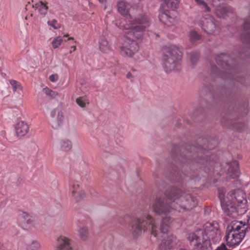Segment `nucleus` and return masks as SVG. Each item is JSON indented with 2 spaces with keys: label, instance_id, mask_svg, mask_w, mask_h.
Masks as SVG:
<instances>
[{
  "label": "nucleus",
  "instance_id": "473e14b6",
  "mask_svg": "<svg viewBox=\"0 0 250 250\" xmlns=\"http://www.w3.org/2000/svg\"><path fill=\"white\" fill-rule=\"evenodd\" d=\"M248 111L247 104H246L243 106L239 107L237 111L239 116L244 117L247 115Z\"/></svg>",
  "mask_w": 250,
  "mask_h": 250
},
{
  "label": "nucleus",
  "instance_id": "5701e85b",
  "mask_svg": "<svg viewBox=\"0 0 250 250\" xmlns=\"http://www.w3.org/2000/svg\"><path fill=\"white\" fill-rule=\"evenodd\" d=\"M117 8L119 12L123 16L128 15L130 5L124 1H120L118 2Z\"/></svg>",
  "mask_w": 250,
  "mask_h": 250
},
{
  "label": "nucleus",
  "instance_id": "20e7f679",
  "mask_svg": "<svg viewBox=\"0 0 250 250\" xmlns=\"http://www.w3.org/2000/svg\"><path fill=\"white\" fill-rule=\"evenodd\" d=\"M215 60L218 65L222 69L219 70L216 65H211V72L219 78L227 80H235L236 81L243 84L245 78L239 73L238 66L232 65L233 60L230 56L225 53H221L215 57Z\"/></svg>",
  "mask_w": 250,
  "mask_h": 250
},
{
  "label": "nucleus",
  "instance_id": "7c9ffc66",
  "mask_svg": "<svg viewBox=\"0 0 250 250\" xmlns=\"http://www.w3.org/2000/svg\"><path fill=\"white\" fill-rule=\"evenodd\" d=\"M214 87L212 84L211 83L207 84L204 83L203 92H205L206 94H208V93L210 95H213V92H214Z\"/></svg>",
  "mask_w": 250,
  "mask_h": 250
},
{
  "label": "nucleus",
  "instance_id": "f257e3e1",
  "mask_svg": "<svg viewBox=\"0 0 250 250\" xmlns=\"http://www.w3.org/2000/svg\"><path fill=\"white\" fill-rule=\"evenodd\" d=\"M171 157L173 161L169 166L167 178L172 183H177L181 186L188 179L198 176V169L199 171L208 173L214 171L215 167L219 166L216 155L211 154L200 146L180 147L175 145L172 147Z\"/></svg>",
  "mask_w": 250,
  "mask_h": 250
},
{
  "label": "nucleus",
  "instance_id": "dca6fc26",
  "mask_svg": "<svg viewBox=\"0 0 250 250\" xmlns=\"http://www.w3.org/2000/svg\"><path fill=\"white\" fill-rule=\"evenodd\" d=\"M243 32L241 35V39L243 42H246L247 45H250V10L248 17L244 20L242 26Z\"/></svg>",
  "mask_w": 250,
  "mask_h": 250
},
{
  "label": "nucleus",
  "instance_id": "bf43d9fd",
  "mask_svg": "<svg viewBox=\"0 0 250 250\" xmlns=\"http://www.w3.org/2000/svg\"><path fill=\"white\" fill-rule=\"evenodd\" d=\"M99 1L101 3H103L104 2V1H105V0H99Z\"/></svg>",
  "mask_w": 250,
  "mask_h": 250
},
{
  "label": "nucleus",
  "instance_id": "a878e982",
  "mask_svg": "<svg viewBox=\"0 0 250 250\" xmlns=\"http://www.w3.org/2000/svg\"><path fill=\"white\" fill-rule=\"evenodd\" d=\"M100 48L104 53H107L110 50V47L107 41L104 39H101L99 42Z\"/></svg>",
  "mask_w": 250,
  "mask_h": 250
},
{
  "label": "nucleus",
  "instance_id": "1a4fd4ad",
  "mask_svg": "<svg viewBox=\"0 0 250 250\" xmlns=\"http://www.w3.org/2000/svg\"><path fill=\"white\" fill-rule=\"evenodd\" d=\"M181 56L175 46L165 47L163 50V67L166 73L178 71L181 68Z\"/></svg>",
  "mask_w": 250,
  "mask_h": 250
},
{
  "label": "nucleus",
  "instance_id": "f3484780",
  "mask_svg": "<svg viewBox=\"0 0 250 250\" xmlns=\"http://www.w3.org/2000/svg\"><path fill=\"white\" fill-rule=\"evenodd\" d=\"M215 13L218 17L224 19L227 18V17L234 18L235 16L233 9L230 7L222 6L217 7L215 9Z\"/></svg>",
  "mask_w": 250,
  "mask_h": 250
},
{
  "label": "nucleus",
  "instance_id": "423d86ee",
  "mask_svg": "<svg viewBox=\"0 0 250 250\" xmlns=\"http://www.w3.org/2000/svg\"><path fill=\"white\" fill-rule=\"evenodd\" d=\"M231 197L232 203L225 204L222 201V208L224 213L232 218H236L247 211V200L245 192L241 189H236L228 193Z\"/></svg>",
  "mask_w": 250,
  "mask_h": 250
},
{
  "label": "nucleus",
  "instance_id": "bb28decb",
  "mask_svg": "<svg viewBox=\"0 0 250 250\" xmlns=\"http://www.w3.org/2000/svg\"><path fill=\"white\" fill-rule=\"evenodd\" d=\"M42 91L49 99H52L58 95V93L56 91H53L48 87L43 88Z\"/></svg>",
  "mask_w": 250,
  "mask_h": 250
},
{
  "label": "nucleus",
  "instance_id": "79ce46f5",
  "mask_svg": "<svg viewBox=\"0 0 250 250\" xmlns=\"http://www.w3.org/2000/svg\"><path fill=\"white\" fill-rule=\"evenodd\" d=\"M56 23H57V21L55 19L47 21V24L52 27L54 29H57L61 27V25L59 24H58V26H56Z\"/></svg>",
  "mask_w": 250,
  "mask_h": 250
},
{
  "label": "nucleus",
  "instance_id": "e2e57ef3",
  "mask_svg": "<svg viewBox=\"0 0 250 250\" xmlns=\"http://www.w3.org/2000/svg\"><path fill=\"white\" fill-rule=\"evenodd\" d=\"M68 37V35H65L63 36V37Z\"/></svg>",
  "mask_w": 250,
  "mask_h": 250
},
{
  "label": "nucleus",
  "instance_id": "f8f14e48",
  "mask_svg": "<svg viewBox=\"0 0 250 250\" xmlns=\"http://www.w3.org/2000/svg\"><path fill=\"white\" fill-rule=\"evenodd\" d=\"M202 22V28L207 34L216 35L219 33V27L213 17L208 15Z\"/></svg>",
  "mask_w": 250,
  "mask_h": 250
},
{
  "label": "nucleus",
  "instance_id": "9d476101",
  "mask_svg": "<svg viewBox=\"0 0 250 250\" xmlns=\"http://www.w3.org/2000/svg\"><path fill=\"white\" fill-rule=\"evenodd\" d=\"M125 40L121 47V54L122 55L131 57L139 49L137 41L141 40L142 38H133L132 39L127 37V31H124Z\"/></svg>",
  "mask_w": 250,
  "mask_h": 250
},
{
  "label": "nucleus",
  "instance_id": "c756f323",
  "mask_svg": "<svg viewBox=\"0 0 250 250\" xmlns=\"http://www.w3.org/2000/svg\"><path fill=\"white\" fill-rule=\"evenodd\" d=\"M20 217L22 223L24 224H30L32 222L30 216L26 212H22Z\"/></svg>",
  "mask_w": 250,
  "mask_h": 250
},
{
  "label": "nucleus",
  "instance_id": "603ef678",
  "mask_svg": "<svg viewBox=\"0 0 250 250\" xmlns=\"http://www.w3.org/2000/svg\"><path fill=\"white\" fill-rule=\"evenodd\" d=\"M156 184H157V186L158 187V188L159 190H161L162 188H161V186L160 185H159V182H158V180H156Z\"/></svg>",
  "mask_w": 250,
  "mask_h": 250
},
{
  "label": "nucleus",
  "instance_id": "4d7b16f0",
  "mask_svg": "<svg viewBox=\"0 0 250 250\" xmlns=\"http://www.w3.org/2000/svg\"><path fill=\"white\" fill-rule=\"evenodd\" d=\"M153 176H154V177H155V178H159V176H158L157 175V174H153Z\"/></svg>",
  "mask_w": 250,
  "mask_h": 250
},
{
  "label": "nucleus",
  "instance_id": "2eb2a0df",
  "mask_svg": "<svg viewBox=\"0 0 250 250\" xmlns=\"http://www.w3.org/2000/svg\"><path fill=\"white\" fill-rule=\"evenodd\" d=\"M232 113V112L229 113L227 118L225 117H222L221 122L223 125L226 127H232L239 132L242 131L244 129V124L242 123H238L234 121L233 119L235 118H232L231 115Z\"/></svg>",
  "mask_w": 250,
  "mask_h": 250
},
{
  "label": "nucleus",
  "instance_id": "aec40b11",
  "mask_svg": "<svg viewBox=\"0 0 250 250\" xmlns=\"http://www.w3.org/2000/svg\"><path fill=\"white\" fill-rule=\"evenodd\" d=\"M70 190L72 195L77 201H79L84 197V192L81 189L77 182H71L70 183Z\"/></svg>",
  "mask_w": 250,
  "mask_h": 250
},
{
  "label": "nucleus",
  "instance_id": "4468645a",
  "mask_svg": "<svg viewBox=\"0 0 250 250\" xmlns=\"http://www.w3.org/2000/svg\"><path fill=\"white\" fill-rule=\"evenodd\" d=\"M227 232L226 235L227 244L232 247L239 245L246 235L244 232L237 233L231 231Z\"/></svg>",
  "mask_w": 250,
  "mask_h": 250
},
{
  "label": "nucleus",
  "instance_id": "f704fd0d",
  "mask_svg": "<svg viewBox=\"0 0 250 250\" xmlns=\"http://www.w3.org/2000/svg\"><path fill=\"white\" fill-rule=\"evenodd\" d=\"M79 234L82 240H85L88 237L87 229L84 227L81 228L79 230Z\"/></svg>",
  "mask_w": 250,
  "mask_h": 250
},
{
  "label": "nucleus",
  "instance_id": "a211bd4d",
  "mask_svg": "<svg viewBox=\"0 0 250 250\" xmlns=\"http://www.w3.org/2000/svg\"><path fill=\"white\" fill-rule=\"evenodd\" d=\"M54 250H75L70 243V240L61 236L57 239V244Z\"/></svg>",
  "mask_w": 250,
  "mask_h": 250
},
{
  "label": "nucleus",
  "instance_id": "6e6d98bb",
  "mask_svg": "<svg viewBox=\"0 0 250 250\" xmlns=\"http://www.w3.org/2000/svg\"><path fill=\"white\" fill-rule=\"evenodd\" d=\"M238 107L237 108L236 111H235V109H233V111H234V112L237 113V115H239V114H238V111H238Z\"/></svg>",
  "mask_w": 250,
  "mask_h": 250
},
{
  "label": "nucleus",
  "instance_id": "cd10ccee",
  "mask_svg": "<svg viewBox=\"0 0 250 250\" xmlns=\"http://www.w3.org/2000/svg\"><path fill=\"white\" fill-rule=\"evenodd\" d=\"M164 1L168 8L174 9L177 8L180 0H164Z\"/></svg>",
  "mask_w": 250,
  "mask_h": 250
},
{
  "label": "nucleus",
  "instance_id": "412c9836",
  "mask_svg": "<svg viewBox=\"0 0 250 250\" xmlns=\"http://www.w3.org/2000/svg\"><path fill=\"white\" fill-rule=\"evenodd\" d=\"M16 133L18 136L22 137L29 131V125L24 121L18 122L15 125Z\"/></svg>",
  "mask_w": 250,
  "mask_h": 250
},
{
  "label": "nucleus",
  "instance_id": "a18cd8bd",
  "mask_svg": "<svg viewBox=\"0 0 250 250\" xmlns=\"http://www.w3.org/2000/svg\"><path fill=\"white\" fill-rule=\"evenodd\" d=\"M215 250H228L226 245L223 243L220 246L218 247Z\"/></svg>",
  "mask_w": 250,
  "mask_h": 250
},
{
  "label": "nucleus",
  "instance_id": "9b49d317",
  "mask_svg": "<svg viewBox=\"0 0 250 250\" xmlns=\"http://www.w3.org/2000/svg\"><path fill=\"white\" fill-rule=\"evenodd\" d=\"M221 173L219 174L222 175L226 173L228 179H235L240 175L238 163L237 161L226 163L224 165L221 166Z\"/></svg>",
  "mask_w": 250,
  "mask_h": 250
},
{
  "label": "nucleus",
  "instance_id": "39448f33",
  "mask_svg": "<svg viewBox=\"0 0 250 250\" xmlns=\"http://www.w3.org/2000/svg\"><path fill=\"white\" fill-rule=\"evenodd\" d=\"M166 196L171 201L173 209L179 212L189 210L197 204L195 197L176 187L170 188Z\"/></svg>",
  "mask_w": 250,
  "mask_h": 250
},
{
  "label": "nucleus",
  "instance_id": "c9c22d12",
  "mask_svg": "<svg viewBox=\"0 0 250 250\" xmlns=\"http://www.w3.org/2000/svg\"><path fill=\"white\" fill-rule=\"evenodd\" d=\"M9 83L10 84L12 85L13 91L14 92H15L18 89H21L22 86L21 83L18 81L14 80H10L9 81Z\"/></svg>",
  "mask_w": 250,
  "mask_h": 250
},
{
  "label": "nucleus",
  "instance_id": "c03bdc74",
  "mask_svg": "<svg viewBox=\"0 0 250 250\" xmlns=\"http://www.w3.org/2000/svg\"><path fill=\"white\" fill-rule=\"evenodd\" d=\"M226 94L228 96V98L229 99L230 101H232V99L235 97V93H230L229 91H227Z\"/></svg>",
  "mask_w": 250,
  "mask_h": 250
},
{
  "label": "nucleus",
  "instance_id": "ea45409f",
  "mask_svg": "<svg viewBox=\"0 0 250 250\" xmlns=\"http://www.w3.org/2000/svg\"><path fill=\"white\" fill-rule=\"evenodd\" d=\"M64 116L62 111L58 110L57 112V122L59 126L62 125L64 121Z\"/></svg>",
  "mask_w": 250,
  "mask_h": 250
},
{
  "label": "nucleus",
  "instance_id": "4be33fe9",
  "mask_svg": "<svg viewBox=\"0 0 250 250\" xmlns=\"http://www.w3.org/2000/svg\"><path fill=\"white\" fill-rule=\"evenodd\" d=\"M160 21L165 24L170 26L174 22V18L171 16L169 11H165L159 14Z\"/></svg>",
  "mask_w": 250,
  "mask_h": 250
},
{
  "label": "nucleus",
  "instance_id": "393cba45",
  "mask_svg": "<svg viewBox=\"0 0 250 250\" xmlns=\"http://www.w3.org/2000/svg\"><path fill=\"white\" fill-rule=\"evenodd\" d=\"M61 149L64 151H67L72 147L71 142L68 140H61L59 141Z\"/></svg>",
  "mask_w": 250,
  "mask_h": 250
},
{
  "label": "nucleus",
  "instance_id": "72a5a7b5",
  "mask_svg": "<svg viewBox=\"0 0 250 250\" xmlns=\"http://www.w3.org/2000/svg\"><path fill=\"white\" fill-rule=\"evenodd\" d=\"M199 54L196 51L192 52L190 54V62L192 65H195L198 61Z\"/></svg>",
  "mask_w": 250,
  "mask_h": 250
},
{
  "label": "nucleus",
  "instance_id": "052dcab7",
  "mask_svg": "<svg viewBox=\"0 0 250 250\" xmlns=\"http://www.w3.org/2000/svg\"><path fill=\"white\" fill-rule=\"evenodd\" d=\"M2 203L4 205H5L6 203V202L5 201H3Z\"/></svg>",
  "mask_w": 250,
  "mask_h": 250
},
{
  "label": "nucleus",
  "instance_id": "2f4dec72",
  "mask_svg": "<svg viewBox=\"0 0 250 250\" xmlns=\"http://www.w3.org/2000/svg\"><path fill=\"white\" fill-rule=\"evenodd\" d=\"M189 37L192 43H194L196 41L200 39V36L194 31L190 32Z\"/></svg>",
  "mask_w": 250,
  "mask_h": 250
},
{
  "label": "nucleus",
  "instance_id": "ddd939ff",
  "mask_svg": "<svg viewBox=\"0 0 250 250\" xmlns=\"http://www.w3.org/2000/svg\"><path fill=\"white\" fill-rule=\"evenodd\" d=\"M179 240L173 234L165 237L159 244L161 250H171L175 249L179 244Z\"/></svg>",
  "mask_w": 250,
  "mask_h": 250
},
{
  "label": "nucleus",
  "instance_id": "a19ab883",
  "mask_svg": "<svg viewBox=\"0 0 250 250\" xmlns=\"http://www.w3.org/2000/svg\"><path fill=\"white\" fill-rule=\"evenodd\" d=\"M41 248L40 244L37 241H33L29 246L30 250H38Z\"/></svg>",
  "mask_w": 250,
  "mask_h": 250
},
{
  "label": "nucleus",
  "instance_id": "49530a36",
  "mask_svg": "<svg viewBox=\"0 0 250 250\" xmlns=\"http://www.w3.org/2000/svg\"><path fill=\"white\" fill-rule=\"evenodd\" d=\"M49 80L51 82H55L57 80V75H51L49 76Z\"/></svg>",
  "mask_w": 250,
  "mask_h": 250
},
{
  "label": "nucleus",
  "instance_id": "5fc2aeb1",
  "mask_svg": "<svg viewBox=\"0 0 250 250\" xmlns=\"http://www.w3.org/2000/svg\"><path fill=\"white\" fill-rule=\"evenodd\" d=\"M238 107L237 108L236 111H235V109H233V111H234V112L237 113V115H239V114H238V111H238Z\"/></svg>",
  "mask_w": 250,
  "mask_h": 250
},
{
  "label": "nucleus",
  "instance_id": "0eeeda50",
  "mask_svg": "<svg viewBox=\"0 0 250 250\" xmlns=\"http://www.w3.org/2000/svg\"><path fill=\"white\" fill-rule=\"evenodd\" d=\"M168 191V189L165 191L164 195L157 196L152 206L153 210L156 214L166 215L162 219L160 228L161 232L164 234L168 232V225L171 220V218L167 214L173 209L171 201L166 196V193Z\"/></svg>",
  "mask_w": 250,
  "mask_h": 250
},
{
  "label": "nucleus",
  "instance_id": "b1692460",
  "mask_svg": "<svg viewBox=\"0 0 250 250\" xmlns=\"http://www.w3.org/2000/svg\"><path fill=\"white\" fill-rule=\"evenodd\" d=\"M32 7L38 9L39 13L42 15H45L47 12L48 7L42 1H39L35 4L32 5Z\"/></svg>",
  "mask_w": 250,
  "mask_h": 250
},
{
  "label": "nucleus",
  "instance_id": "13d9d810",
  "mask_svg": "<svg viewBox=\"0 0 250 250\" xmlns=\"http://www.w3.org/2000/svg\"><path fill=\"white\" fill-rule=\"evenodd\" d=\"M223 200H224V199H221V204H222V202H224V203L226 204V203H225V201H223ZM226 203H227V204H228L227 202H226Z\"/></svg>",
  "mask_w": 250,
  "mask_h": 250
},
{
  "label": "nucleus",
  "instance_id": "7ed1b4c3",
  "mask_svg": "<svg viewBox=\"0 0 250 250\" xmlns=\"http://www.w3.org/2000/svg\"><path fill=\"white\" fill-rule=\"evenodd\" d=\"M118 222L122 225L129 224V231L133 238H137L142 232L148 231L154 237L158 236V228L154 219L149 215H144L140 217H132L126 215L118 219Z\"/></svg>",
  "mask_w": 250,
  "mask_h": 250
},
{
  "label": "nucleus",
  "instance_id": "6e6552de",
  "mask_svg": "<svg viewBox=\"0 0 250 250\" xmlns=\"http://www.w3.org/2000/svg\"><path fill=\"white\" fill-rule=\"evenodd\" d=\"M150 25V18L146 14H141L128 20V23L124 25V29L127 31V37L130 39L143 38L144 32Z\"/></svg>",
  "mask_w": 250,
  "mask_h": 250
},
{
  "label": "nucleus",
  "instance_id": "de8ad7c7",
  "mask_svg": "<svg viewBox=\"0 0 250 250\" xmlns=\"http://www.w3.org/2000/svg\"><path fill=\"white\" fill-rule=\"evenodd\" d=\"M246 227L247 228V233H248L250 230V217L247 219Z\"/></svg>",
  "mask_w": 250,
  "mask_h": 250
},
{
  "label": "nucleus",
  "instance_id": "0e129e2a",
  "mask_svg": "<svg viewBox=\"0 0 250 250\" xmlns=\"http://www.w3.org/2000/svg\"><path fill=\"white\" fill-rule=\"evenodd\" d=\"M72 52V51H70L69 53H71Z\"/></svg>",
  "mask_w": 250,
  "mask_h": 250
},
{
  "label": "nucleus",
  "instance_id": "4c0bfd02",
  "mask_svg": "<svg viewBox=\"0 0 250 250\" xmlns=\"http://www.w3.org/2000/svg\"><path fill=\"white\" fill-rule=\"evenodd\" d=\"M202 108H198L196 109L193 113V116L197 119L198 121L200 120V117L203 116L204 111Z\"/></svg>",
  "mask_w": 250,
  "mask_h": 250
},
{
  "label": "nucleus",
  "instance_id": "37998d69",
  "mask_svg": "<svg viewBox=\"0 0 250 250\" xmlns=\"http://www.w3.org/2000/svg\"><path fill=\"white\" fill-rule=\"evenodd\" d=\"M240 53L241 54H245V56L246 57H250V48H248V47H244Z\"/></svg>",
  "mask_w": 250,
  "mask_h": 250
},
{
  "label": "nucleus",
  "instance_id": "864d4df0",
  "mask_svg": "<svg viewBox=\"0 0 250 250\" xmlns=\"http://www.w3.org/2000/svg\"><path fill=\"white\" fill-rule=\"evenodd\" d=\"M71 48H72L73 51H74L76 49V47L75 46H72Z\"/></svg>",
  "mask_w": 250,
  "mask_h": 250
},
{
  "label": "nucleus",
  "instance_id": "680f3d73",
  "mask_svg": "<svg viewBox=\"0 0 250 250\" xmlns=\"http://www.w3.org/2000/svg\"><path fill=\"white\" fill-rule=\"evenodd\" d=\"M73 40V38L70 37V38H68V40Z\"/></svg>",
  "mask_w": 250,
  "mask_h": 250
},
{
  "label": "nucleus",
  "instance_id": "09e8293b",
  "mask_svg": "<svg viewBox=\"0 0 250 250\" xmlns=\"http://www.w3.org/2000/svg\"><path fill=\"white\" fill-rule=\"evenodd\" d=\"M6 247L3 244L0 243V250H6Z\"/></svg>",
  "mask_w": 250,
  "mask_h": 250
},
{
  "label": "nucleus",
  "instance_id": "c85d7f7f",
  "mask_svg": "<svg viewBox=\"0 0 250 250\" xmlns=\"http://www.w3.org/2000/svg\"><path fill=\"white\" fill-rule=\"evenodd\" d=\"M196 4L205 12H209L210 8L203 0H195Z\"/></svg>",
  "mask_w": 250,
  "mask_h": 250
},
{
  "label": "nucleus",
  "instance_id": "58836bf2",
  "mask_svg": "<svg viewBox=\"0 0 250 250\" xmlns=\"http://www.w3.org/2000/svg\"><path fill=\"white\" fill-rule=\"evenodd\" d=\"M86 98L80 97L76 99L77 104L81 107H84L86 105Z\"/></svg>",
  "mask_w": 250,
  "mask_h": 250
},
{
  "label": "nucleus",
  "instance_id": "e433bc0d",
  "mask_svg": "<svg viewBox=\"0 0 250 250\" xmlns=\"http://www.w3.org/2000/svg\"><path fill=\"white\" fill-rule=\"evenodd\" d=\"M63 40L62 39L61 37H58L55 38L52 42V45L54 48H58L62 43Z\"/></svg>",
  "mask_w": 250,
  "mask_h": 250
},
{
  "label": "nucleus",
  "instance_id": "f03ea898",
  "mask_svg": "<svg viewBox=\"0 0 250 250\" xmlns=\"http://www.w3.org/2000/svg\"><path fill=\"white\" fill-rule=\"evenodd\" d=\"M221 238L219 225L215 222L206 223L203 229L189 233L187 237L192 250H206L211 248L212 243L218 242Z\"/></svg>",
  "mask_w": 250,
  "mask_h": 250
},
{
  "label": "nucleus",
  "instance_id": "8fccbe9b",
  "mask_svg": "<svg viewBox=\"0 0 250 250\" xmlns=\"http://www.w3.org/2000/svg\"><path fill=\"white\" fill-rule=\"evenodd\" d=\"M58 110H57L56 109L53 110L51 113V116L52 117H54L56 114V112H58Z\"/></svg>",
  "mask_w": 250,
  "mask_h": 250
},
{
  "label": "nucleus",
  "instance_id": "3c124183",
  "mask_svg": "<svg viewBox=\"0 0 250 250\" xmlns=\"http://www.w3.org/2000/svg\"><path fill=\"white\" fill-rule=\"evenodd\" d=\"M133 77L132 74L130 72H128L126 74V78L128 79H130Z\"/></svg>",
  "mask_w": 250,
  "mask_h": 250
},
{
  "label": "nucleus",
  "instance_id": "6ab92c4d",
  "mask_svg": "<svg viewBox=\"0 0 250 250\" xmlns=\"http://www.w3.org/2000/svg\"><path fill=\"white\" fill-rule=\"evenodd\" d=\"M227 231H231L234 232H244L245 234L247 233V228L246 224L242 222H238L234 221L232 222L230 226L227 228Z\"/></svg>",
  "mask_w": 250,
  "mask_h": 250
}]
</instances>
